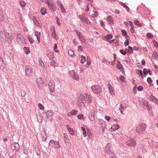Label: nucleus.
I'll list each match as a JSON object with an SVG mask.
<instances>
[{
	"mask_svg": "<svg viewBox=\"0 0 158 158\" xmlns=\"http://www.w3.org/2000/svg\"><path fill=\"white\" fill-rule=\"evenodd\" d=\"M91 102L89 95L86 94H81L77 100V104L79 107H84L85 104Z\"/></svg>",
	"mask_w": 158,
	"mask_h": 158,
	"instance_id": "1",
	"label": "nucleus"
},
{
	"mask_svg": "<svg viewBox=\"0 0 158 158\" xmlns=\"http://www.w3.org/2000/svg\"><path fill=\"white\" fill-rule=\"evenodd\" d=\"M147 127L145 124H141L138 125L136 127V131L139 134H142L145 131Z\"/></svg>",
	"mask_w": 158,
	"mask_h": 158,
	"instance_id": "2",
	"label": "nucleus"
},
{
	"mask_svg": "<svg viewBox=\"0 0 158 158\" xmlns=\"http://www.w3.org/2000/svg\"><path fill=\"white\" fill-rule=\"evenodd\" d=\"M105 152L109 156L112 155L113 152L111 149V145L108 143L106 145L105 148Z\"/></svg>",
	"mask_w": 158,
	"mask_h": 158,
	"instance_id": "3",
	"label": "nucleus"
},
{
	"mask_svg": "<svg viewBox=\"0 0 158 158\" xmlns=\"http://www.w3.org/2000/svg\"><path fill=\"white\" fill-rule=\"evenodd\" d=\"M78 18L81 21L87 24H90L91 22L89 19L86 16L80 15L78 16Z\"/></svg>",
	"mask_w": 158,
	"mask_h": 158,
	"instance_id": "4",
	"label": "nucleus"
},
{
	"mask_svg": "<svg viewBox=\"0 0 158 158\" xmlns=\"http://www.w3.org/2000/svg\"><path fill=\"white\" fill-rule=\"evenodd\" d=\"M48 86L50 92L52 94L55 91V84L54 81L53 80H50L49 82Z\"/></svg>",
	"mask_w": 158,
	"mask_h": 158,
	"instance_id": "5",
	"label": "nucleus"
},
{
	"mask_svg": "<svg viewBox=\"0 0 158 158\" xmlns=\"http://www.w3.org/2000/svg\"><path fill=\"white\" fill-rule=\"evenodd\" d=\"M126 143L129 146H135L136 145V142L134 139L128 138L126 139Z\"/></svg>",
	"mask_w": 158,
	"mask_h": 158,
	"instance_id": "6",
	"label": "nucleus"
},
{
	"mask_svg": "<svg viewBox=\"0 0 158 158\" xmlns=\"http://www.w3.org/2000/svg\"><path fill=\"white\" fill-rule=\"evenodd\" d=\"M91 88L93 92L95 93H99L102 91V89L101 87L97 85H93Z\"/></svg>",
	"mask_w": 158,
	"mask_h": 158,
	"instance_id": "7",
	"label": "nucleus"
},
{
	"mask_svg": "<svg viewBox=\"0 0 158 158\" xmlns=\"http://www.w3.org/2000/svg\"><path fill=\"white\" fill-rule=\"evenodd\" d=\"M53 114V113L52 110H48L47 112L43 113V115L44 117H45L50 119H52Z\"/></svg>",
	"mask_w": 158,
	"mask_h": 158,
	"instance_id": "8",
	"label": "nucleus"
},
{
	"mask_svg": "<svg viewBox=\"0 0 158 158\" xmlns=\"http://www.w3.org/2000/svg\"><path fill=\"white\" fill-rule=\"evenodd\" d=\"M69 74L71 77L73 79L78 81L79 79V76L77 73L73 70H71L69 72Z\"/></svg>",
	"mask_w": 158,
	"mask_h": 158,
	"instance_id": "9",
	"label": "nucleus"
},
{
	"mask_svg": "<svg viewBox=\"0 0 158 158\" xmlns=\"http://www.w3.org/2000/svg\"><path fill=\"white\" fill-rule=\"evenodd\" d=\"M17 40L20 44H24L25 42L24 37L22 35L18 34L17 35Z\"/></svg>",
	"mask_w": 158,
	"mask_h": 158,
	"instance_id": "10",
	"label": "nucleus"
},
{
	"mask_svg": "<svg viewBox=\"0 0 158 158\" xmlns=\"http://www.w3.org/2000/svg\"><path fill=\"white\" fill-rule=\"evenodd\" d=\"M57 4L61 10V12L63 13H66V10L64 7L63 5L61 2L59 1H57Z\"/></svg>",
	"mask_w": 158,
	"mask_h": 158,
	"instance_id": "11",
	"label": "nucleus"
},
{
	"mask_svg": "<svg viewBox=\"0 0 158 158\" xmlns=\"http://www.w3.org/2000/svg\"><path fill=\"white\" fill-rule=\"evenodd\" d=\"M143 107L145 106L147 108L148 110H150V105L149 104L148 102L146 100H143L142 103L140 104Z\"/></svg>",
	"mask_w": 158,
	"mask_h": 158,
	"instance_id": "12",
	"label": "nucleus"
},
{
	"mask_svg": "<svg viewBox=\"0 0 158 158\" xmlns=\"http://www.w3.org/2000/svg\"><path fill=\"white\" fill-rule=\"evenodd\" d=\"M32 19L34 24L37 27H40V26L41 22L38 19L35 17H33Z\"/></svg>",
	"mask_w": 158,
	"mask_h": 158,
	"instance_id": "13",
	"label": "nucleus"
},
{
	"mask_svg": "<svg viewBox=\"0 0 158 158\" xmlns=\"http://www.w3.org/2000/svg\"><path fill=\"white\" fill-rule=\"evenodd\" d=\"M149 100L154 103L155 104L158 105V100L153 95H151L150 96Z\"/></svg>",
	"mask_w": 158,
	"mask_h": 158,
	"instance_id": "14",
	"label": "nucleus"
},
{
	"mask_svg": "<svg viewBox=\"0 0 158 158\" xmlns=\"http://www.w3.org/2000/svg\"><path fill=\"white\" fill-rule=\"evenodd\" d=\"M95 111L94 110H91L89 114V118L92 121H94L95 117Z\"/></svg>",
	"mask_w": 158,
	"mask_h": 158,
	"instance_id": "15",
	"label": "nucleus"
},
{
	"mask_svg": "<svg viewBox=\"0 0 158 158\" xmlns=\"http://www.w3.org/2000/svg\"><path fill=\"white\" fill-rule=\"evenodd\" d=\"M127 107V104L125 102H121L119 110L121 113H122L123 110L126 109Z\"/></svg>",
	"mask_w": 158,
	"mask_h": 158,
	"instance_id": "16",
	"label": "nucleus"
},
{
	"mask_svg": "<svg viewBox=\"0 0 158 158\" xmlns=\"http://www.w3.org/2000/svg\"><path fill=\"white\" fill-rule=\"evenodd\" d=\"M119 127V125L117 123L114 124L110 128L109 130L111 132H113L118 130Z\"/></svg>",
	"mask_w": 158,
	"mask_h": 158,
	"instance_id": "17",
	"label": "nucleus"
},
{
	"mask_svg": "<svg viewBox=\"0 0 158 158\" xmlns=\"http://www.w3.org/2000/svg\"><path fill=\"white\" fill-rule=\"evenodd\" d=\"M77 35L78 36L81 42L84 43L85 41L84 38V37L82 34L80 32H77Z\"/></svg>",
	"mask_w": 158,
	"mask_h": 158,
	"instance_id": "18",
	"label": "nucleus"
},
{
	"mask_svg": "<svg viewBox=\"0 0 158 158\" xmlns=\"http://www.w3.org/2000/svg\"><path fill=\"white\" fill-rule=\"evenodd\" d=\"M32 68L31 66H26L25 68L26 73L27 75H29L32 72Z\"/></svg>",
	"mask_w": 158,
	"mask_h": 158,
	"instance_id": "19",
	"label": "nucleus"
},
{
	"mask_svg": "<svg viewBox=\"0 0 158 158\" xmlns=\"http://www.w3.org/2000/svg\"><path fill=\"white\" fill-rule=\"evenodd\" d=\"M108 87L109 92L110 94L112 96H114L115 94V93L114 91L113 87L110 84H109L108 85Z\"/></svg>",
	"mask_w": 158,
	"mask_h": 158,
	"instance_id": "20",
	"label": "nucleus"
},
{
	"mask_svg": "<svg viewBox=\"0 0 158 158\" xmlns=\"http://www.w3.org/2000/svg\"><path fill=\"white\" fill-rule=\"evenodd\" d=\"M35 35L37 37V40L39 43L40 42V33L38 31H35Z\"/></svg>",
	"mask_w": 158,
	"mask_h": 158,
	"instance_id": "21",
	"label": "nucleus"
},
{
	"mask_svg": "<svg viewBox=\"0 0 158 158\" xmlns=\"http://www.w3.org/2000/svg\"><path fill=\"white\" fill-rule=\"evenodd\" d=\"M48 5L51 10H53V11H54V9L56 7V6L53 2H49L48 3Z\"/></svg>",
	"mask_w": 158,
	"mask_h": 158,
	"instance_id": "22",
	"label": "nucleus"
},
{
	"mask_svg": "<svg viewBox=\"0 0 158 158\" xmlns=\"http://www.w3.org/2000/svg\"><path fill=\"white\" fill-rule=\"evenodd\" d=\"M39 87H40L42 86L43 81L40 78H38L36 81Z\"/></svg>",
	"mask_w": 158,
	"mask_h": 158,
	"instance_id": "23",
	"label": "nucleus"
},
{
	"mask_svg": "<svg viewBox=\"0 0 158 158\" xmlns=\"http://www.w3.org/2000/svg\"><path fill=\"white\" fill-rule=\"evenodd\" d=\"M107 21L110 24H113V18L110 16H108L106 18Z\"/></svg>",
	"mask_w": 158,
	"mask_h": 158,
	"instance_id": "24",
	"label": "nucleus"
},
{
	"mask_svg": "<svg viewBox=\"0 0 158 158\" xmlns=\"http://www.w3.org/2000/svg\"><path fill=\"white\" fill-rule=\"evenodd\" d=\"M4 34L5 36L4 37L5 39L6 40L7 39L8 40L10 39L11 35V34H10L7 32L4 31Z\"/></svg>",
	"mask_w": 158,
	"mask_h": 158,
	"instance_id": "25",
	"label": "nucleus"
},
{
	"mask_svg": "<svg viewBox=\"0 0 158 158\" xmlns=\"http://www.w3.org/2000/svg\"><path fill=\"white\" fill-rule=\"evenodd\" d=\"M66 127L67 128L68 131H69L70 133L72 135H75L74 131L72 129H71L68 125H66Z\"/></svg>",
	"mask_w": 158,
	"mask_h": 158,
	"instance_id": "26",
	"label": "nucleus"
},
{
	"mask_svg": "<svg viewBox=\"0 0 158 158\" xmlns=\"http://www.w3.org/2000/svg\"><path fill=\"white\" fill-rule=\"evenodd\" d=\"M113 35L111 34H109V35H107L106 36H104L103 37V39L107 41H109V39L112 38Z\"/></svg>",
	"mask_w": 158,
	"mask_h": 158,
	"instance_id": "27",
	"label": "nucleus"
},
{
	"mask_svg": "<svg viewBox=\"0 0 158 158\" xmlns=\"http://www.w3.org/2000/svg\"><path fill=\"white\" fill-rule=\"evenodd\" d=\"M77 113V111L76 110H73L72 111L70 112L68 114V115L70 116V115H75Z\"/></svg>",
	"mask_w": 158,
	"mask_h": 158,
	"instance_id": "28",
	"label": "nucleus"
},
{
	"mask_svg": "<svg viewBox=\"0 0 158 158\" xmlns=\"http://www.w3.org/2000/svg\"><path fill=\"white\" fill-rule=\"evenodd\" d=\"M4 20V14L0 8V20L3 21Z\"/></svg>",
	"mask_w": 158,
	"mask_h": 158,
	"instance_id": "29",
	"label": "nucleus"
},
{
	"mask_svg": "<svg viewBox=\"0 0 158 158\" xmlns=\"http://www.w3.org/2000/svg\"><path fill=\"white\" fill-rule=\"evenodd\" d=\"M98 122L99 124L101 125H102V126L105 125H106L105 123L102 119L100 118L98 119Z\"/></svg>",
	"mask_w": 158,
	"mask_h": 158,
	"instance_id": "30",
	"label": "nucleus"
},
{
	"mask_svg": "<svg viewBox=\"0 0 158 158\" xmlns=\"http://www.w3.org/2000/svg\"><path fill=\"white\" fill-rule=\"evenodd\" d=\"M47 56L50 60L52 59L54 57L53 52L51 51H50L47 54Z\"/></svg>",
	"mask_w": 158,
	"mask_h": 158,
	"instance_id": "31",
	"label": "nucleus"
},
{
	"mask_svg": "<svg viewBox=\"0 0 158 158\" xmlns=\"http://www.w3.org/2000/svg\"><path fill=\"white\" fill-rule=\"evenodd\" d=\"M40 12L42 15H44L46 13V8L43 7L40 10Z\"/></svg>",
	"mask_w": 158,
	"mask_h": 158,
	"instance_id": "32",
	"label": "nucleus"
},
{
	"mask_svg": "<svg viewBox=\"0 0 158 158\" xmlns=\"http://www.w3.org/2000/svg\"><path fill=\"white\" fill-rule=\"evenodd\" d=\"M118 80L121 82H124L125 81V78L124 76H120L118 78Z\"/></svg>",
	"mask_w": 158,
	"mask_h": 158,
	"instance_id": "33",
	"label": "nucleus"
},
{
	"mask_svg": "<svg viewBox=\"0 0 158 158\" xmlns=\"http://www.w3.org/2000/svg\"><path fill=\"white\" fill-rule=\"evenodd\" d=\"M24 51L26 54H28L30 53V49L28 47H24Z\"/></svg>",
	"mask_w": 158,
	"mask_h": 158,
	"instance_id": "34",
	"label": "nucleus"
},
{
	"mask_svg": "<svg viewBox=\"0 0 158 158\" xmlns=\"http://www.w3.org/2000/svg\"><path fill=\"white\" fill-rule=\"evenodd\" d=\"M39 62L41 67L43 68L44 69H45L46 68L44 66V64L43 62V61L41 60H39Z\"/></svg>",
	"mask_w": 158,
	"mask_h": 158,
	"instance_id": "35",
	"label": "nucleus"
},
{
	"mask_svg": "<svg viewBox=\"0 0 158 158\" xmlns=\"http://www.w3.org/2000/svg\"><path fill=\"white\" fill-rule=\"evenodd\" d=\"M35 151L36 152V154L37 155H40V149L37 146H36L35 147Z\"/></svg>",
	"mask_w": 158,
	"mask_h": 158,
	"instance_id": "36",
	"label": "nucleus"
},
{
	"mask_svg": "<svg viewBox=\"0 0 158 158\" xmlns=\"http://www.w3.org/2000/svg\"><path fill=\"white\" fill-rule=\"evenodd\" d=\"M14 146L15 147V149L16 150V151H18L20 148L19 145V144L16 143H15L14 144Z\"/></svg>",
	"mask_w": 158,
	"mask_h": 158,
	"instance_id": "37",
	"label": "nucleus"
},
{
	"mask_svg": "<svg viewBox=\"0 0 158 158\" xmlns=\"http://www.w3.org/2000/svg\"><path fill=\"white\" fill-rule=\"evenodd\" d=\"M52 146L59 148L60 147V145L59 144L58 142L55 141L54 144L52 145Z\"/></svg>",
	"mask_w": 158,
	"mask_h": 158,
	"instance_id": "38",
	"label": "nucleus"
},
{
	"mask_svg": "<svg viewBox=\"0 0 158 158\" xmlns=\"http://www.w3.org/2000/svg\"><path fill=\"white\" fill-rule=\"evenodd\" d=\"M37 120L39 123H41L42 122V118L40 114H39V115L37 114Z\"/></svg>",
	"mask_w": 158,
	"mask_h": 158,
	"instance_id": "39",
	"label": "nucleus"
},
{
	"mask_svg": "<svg viewBox=\"0 0 158 158\" xmlns=\"http://www.w3.org/2000/svg\"><path fill=\"white\" fill-rule=\"evenodd\" d=\"M117 67L119 69H123V67L122 65L119 61L118 62Z\"/></svg>",
	"mask_w": 158,
	"mask_h": 158,
	"instance_id": "40",
	"label": "nucleus"
},
{
	"mask_svg": "<svg viewBox=\"0 0 158 158\" xmlns=\"http://www.w3.org/2000/svg\"><path fill=\"white\" fill-rule=\"evenodd\" d=\"M122 32L123 35L125 36L126 38H127V37H128V36L127 35V32L125 30H122Z\"/></svg>",
	"mask_w": 158,
	"mask_h": 158,
	"instance_id": "41",
	"label": "nucleus"
},
{
	"mask_svg": "<svg viewBox=\"0 0 158 158\" xmlns=\"http://www.w3.org/2000/svg\"><path fill=\"white\" fill-rule=\"evenodd\" d=\"M21 96L22 97H24L25 96V95L26 94V92L25 90H24L23 89H21Z\"/></svg>",
	"mask_w": 158,
	"mask_h": 158,
	"instance_id": "42",
	"label": "nucleus"
},
{
	"mask_svg": "<svg viewBox=\"0 0 158 158\" xmlns=\"http://www.w3.org/2000/svg\"><path fill=\"white\" fill-rule=\"evenodd\" d=\"M81 63H83L86 60V58L84 56H81Z\"/></svg>",
	"mask_w": 158,
	"mask_h": 158,
	"instance_id": "43",
	"label": "nucleus"
},
{
	"mask_svg": "<svg viewBox=\"0 0 158 158\" xmlns=\"http://www.w3.org/2000/svg\"><path fill=\"white\" fill-rule=\"evenodd\" d=\"M147 36L148 39H151L153 37V36L151 33H148L147 34Z\"/></svg>",
	"mask_w": 158,
	"mask_h": 158,
	"instance_id": "44",
	"label": "nucleus"
},
{
	"mask_svg": "<svg viewBox=\"0 0 158 158\" xmlns=\"http://www.w3.org/2000/svg\"><path fill=\"white\" fill-rule=\"evenodd\" d=\"M87 135L90 139H91L92 138V135L91 134V132L89 130H88L87 131Z\"/></svg>",
	"mask_w": 158,
	"mask_h": 158,
	"instance_id": "45",
	"label": "nucleus"
},
{
	"mask_svg": "<svg viewBox=\"0 0 158 158\" xmlns=\"http://www.w3.org/2000/svg\"><path fill=\"white\" fill-rule=\"evenodd\" d=\"M68 54L71 56H72L74 55V52L72 50L70 49L68 51Z\"/></svg>",
	"mask_w": 158,
	"mask_h": 158,
	"instance_id": "46",
	"label": "nucleus"
},
{
	"mask_svg": "<svg viewBox=\"0 0 158 158\" xmlns=\"http://www.w3.org/2000/svg\"><path fill=\"white\" fill-rule=\"evenodd\" d=\"M51 35L52 37H53V39H55L56 38V35L55 33V30H54V27L53 28V30Z\"/></svg>",
	"mask_w": 158,
	"mask_h": 158,
	"instance_id": "47",
	"label": "nucleus"
},
{
	"mask_svg": "<svg viewBox=\"0 0 158 158\" xmlns=\"http://www.w3.org/2000/svg\"><path fill=\"white\" fill-rule=\"evenodd\" d=\"M19 4L22 7H24L26 5L25 2L23 1H21L20 2Z\"/></svg>",
	"mask_w": 158,
	"mask_h": 158,
	"instance_id": "48",
	"label": "nucleus"
},
{
	"mask_svg": "<svg viewBox=\"0 0 158 158\" xmlns=\"http://www.w3.org/2000/svg\"><path fill=\"white\" fill-rule=\"evenodd\" d=\"M128 51L130 53H133V50L132 48L130 46H128Z\"/></svg>",
	"mask_w": 158,
	"mask_h": 158,
	"instance_id": "49",
	"label": "nucleus"
},
{
	"mask_svg": "<svg viewBox=\"0 0 158 158\" xmlns=\"http://www.w3.org/2000/svg\"><path fill=\"white\" fill-rule=\"evenodd\" d=\"M28 39L31 43L33 44L34 43V41L31 36H28Z\"/></svg>",
	"mask_w": 158,
	"mask_h": 158,
	"instance_id": "50",
	"label": "nucleus"
},
{
	"mask_svg": "<svg viewBox=\"0 0 158 158\" xmlns=\"http://www.w3.org/2000/svg\"><path fill=\"white\" fill-rule=\"evenodd\" d=\"M148 69L145 68L143 69V73L144 74L143 75V77H145L147 73H148Z\"/></svg>",
	"mask_w": 158,
	"mask_h": 158,
	"instance_id": "51",
	"label": "nucleus"
},
{
	"mask_svg": "<svg viewBox=\"0 0 158 158\" xmlns=\"http://www.w3.org/2000/svg\"><path fill=\"white\" fill-rule=\"evenodd\" d=\"M5 35L4 34V32L3 33L2 31H0V37L4 39Z\"/></svg>",
	"mask_w": 158,
	"mask_h": 158,
	"instance_id": "52",
	"label": "nucleus"
},
{
	"mask_svg": "<svg viewBox=\"0 0 158 158\" xmlns=\"http://www.w3.org/2000/svg\"><path fill=\"white\" fill-rule=\"evenodd\" d=\"M136 73H137L138 74L140 75H141V76H142V77L143 76V73H142V70H137V71H136Z\"/></svg>",
	"mask_w": 158,
	"mask_h": 158,
	"instance_id": "53",
	"label": "nucleus"
},
{
	"mask_svg": "<svg viewBox=\"0 0 158 158\" xmlns=\"http://www.w3.org/2000/svg\"><path fill=\"white\" fill-rule=\"evenodd\" d=\"M134 23L135 25L137 26H140V24L139 23V21L137 20H135L134 21Z\"/></svg>",
	"mask_w": 158,
	"mask_h": 158,
	"instance_id": "54",
	"label": "nucleus"
},
{
	"mask_svg": "<svg viewBox=\"0 0 158 158\" xmlns=\"http://www.w3.org/2000/svg\"><path fill=\"white\" fill-rule=\"evenodd\" d=\"M102 62H104V63H107V64H109L110 63V61L108 62L106 59L105 58H103Z\"/></svg>",
	"mask_w": 158,
	"mask_h": 158,
	"instance_id": "55",
	"label": "nucleus"
},
{
	"mask_svg": "<svg viewBox=\"0 0 158 158\" xmlns=\"http://www.w3.org/2000/svg\"><path fill=\"white\" fill-rule=\"evenodd\" d=\"M152 56L154 57L155 58H158L157 53L156 52H153L152 54Z\"/></svg>",
	"mask_w": 158,
	"mask_h": 158,
	"instance_id": "56",
	"label": "nucleus"
},
{
	"mask_svg": "<svg viewBox=\"0 0 158 158\" xmlns=\"http://www.w3.org/2000/svg\"><path fill=\"white\" fill-rule=\"evenodd\" d=\"M40 108V109L44 110V106L42 105V104L40 103H39L38 104Z\"/></svg>",
	"mask_w": 158,
	"mask_h": 158,
	"instance_id": "57",
	"label": "nucleus"
},
{
	"mask_svg": "<svg viewBox=\"0 0 158 158\" xmlns=\"http://www.w3.org/2000/svg\"><path fill=\"white\" fill-rule=\"evenodd\" d=\"M89 8H90V5L89 4H88L87 5L85 9V11L86 12H88L89 10Z\"/></svg>",
	"mask_w": 158,
	"mask_h": 158,
	"instance_id": "58",
	"label": "nucleus"
},
{
	"mask_svg": "<svg viewBox=\"0 0 158 158\" xmlns=\"http://www.w3.org/2000/svg\"><path fill=\"white\" fill-rule=\"evenodd\" d=\"M137 89L139 91H141L143 89V87L141 86H139L137 87Z\"/></svg>",
	"mask_w": 158,
	"mask_h": 158,
	"instance_id": "59",
	"label": "nucleus"
},
{
	"mask_svg": "<svg viewBox=\"0 0 158 158\" xmlns=\"http://www.w3.org/2000/svg\"><path fill=\"white\" fill-rule=\"evenodd\" d=\"M122 5L125 8V9H126V10H127V11H128L129 10V7L127 6L126 5H125L123 3V4Z\"/></svg>",
	"mask_w": 158,
	"mask_h": 158,
	"instance_id": "60",
	"label": "nucleus"
},
{
	"mask_svg": "<svg viewBox=\"0 0 158 158\" xmlns=\"http://www.w3.org/2000/svg\"><path fill=\"white\" fill-rule=\"evenodd\" d=\"M83 115L82 114H80L77 116L78 118L80 119H83Z\"/></svg>",
	"mask_w": 158,
	"mask_h": 158,
	"instance_id": "61",
	"label": "nucleus"
},
{
	"mask_svg": "<svg viewBox=\"0 0 158 158\" xmlns=\"http://www.w3.org/2000/svg\"><path fill=\"white\" fill-rule=\"evenodd\" d=\"M120 52L123 55H125L126 54V52L123 50H120Z\"/></svg>",
	"mask_w": 158,
	"mask_h": 158,
	"instance_id": "62",
	"label": "nucleus"
},
{
	"mask_svg": "<svg viewBox=\"0 0 158 158\" xmlns=\"http://www.w3.org/2000/svg\"><path fill=\"white\" fill-rule=\"evenodd\" d=\"M98 15V13L97 11L94 12V14H92V17H97Z\"/></svg>",
	"mask_w": 158,
	"mask_h": 158,
	"instance_id": "63",
	"label": "nucleus"
},
{
	"mask_svg": "<svg viewBox=\"0 0 158 158\" xmlns=\"http://www.w3.org/2000/svg\"><path fill=\"white\" fill-rule=\"evenodd\" d=\"M133 49L135 51H140V49L139 48H138L137 47L135 46L133 48Z\"/></svg>",
	"mask_w": 158,
	"mask_h": 158,
	"instance_id": "64",
	"label": "nucleus"
}]
</instances>
